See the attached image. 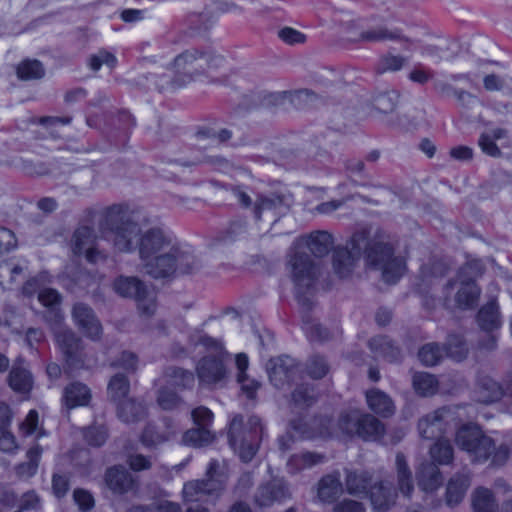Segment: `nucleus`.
<instances>
[{"label":"nucleus","mask_w":512,"mask_h":512,"mask_svg":"<svg viewBox=\"0 0 512 512\" xmlns=\"http://www.w3.org/2000/svg\"><path fill=\"white\" fill-rule=\"evenodd\" d=\"M324 456L322 454L314 452H302L294 454L288 460V467L292 472H297L306 468H310L323 461Z\"/></svg>","instance_id":"a18cd8bd"},{"label":"nucleus","mask_w":512,"mask_h":512,"mask_svg":"<svg viewBox=\"0 0 512 512\" xmlns=\"http://www.w3.org/2000/svg\"><path fill=\"white\" fill-rule=\"evenodd\" d=\"M435 462H424L417 472L418 483L425 491H434L442 484V474Z\"/></svg>","instance_id":"c756f323"},{"label":"nucleus","mask_w":512,"mask_h":512,"mask_svg":"<svg viewBox=\"0 0 512 512\" xmlns=\"http://www.w3.org/2000/svg\"><path fill=\"white\" fill-rule=\"evenodd\" d=\"M477 263H467L463 265L456 276V279L450 280L445 286V292L448 296L456 288L454 294V308L459 310H471L478 305L481 295V289L476 284Z\"/></svg>","instance_id":"423d86ee"},{"label":"nucleus","mask_w":512,"mask_h":512,"mask_svg":"<svg viewBox=\"0 0 512 512\" xmlns=\"http://www.w3.org/2000/svg\"><path fill=\"white\" fill-rule=\"evenodd\" d=\"M331 419L326 416L315 417L309 421L295 419L291 421V429L301 438L330 437L335 431H330Z\"/></svg>","instance_id":"dca6fc26"},{"label":"nucleus","mask_w":512,"mask_h":512,"mask_svg":"<svg viewBox=\"0 0 512 512\" xmlns=\"http://www.w3.org/2000/svg\"><path fill=\"white\" fill-rule=\"evenodd\" d=\"M470 485L469 476L465 474H456L452 477L446 489V503L449 506L458 505L464 498L466 490Z\"/></svg>","instance_id":"72a5a7b5"},{"label":"nucleus","mask_w":512,"mask_h":512,"mask_svg":"<svg viewBox=\"0 0 512 512\" xmlns=\"http://www.w3.org/2000/svg\"><path fill=\"white\" fill-rule=\"evenodd\" d=\"M473 509L475 512H498V504L491 490L480 487L473 495Z\"/></svg>","instance_id":"ea45409f"},{"label":"nucleus","mask_w":512,"mask_h":512,"mask_svg":"<svg viewBox=\"0 0 512 512\" xmlns=\"http://www.w3.org/2000/svg\"><path fill=\"white\" fill-rule=\"evenodd\" d=\"M395 468L397 488L404 497L410 498L414 491L413 476L406 457L401 452L396 454Z\"/></svg>","instance_id":"a878e982"},{"label":"nucleus","mask_w":512,"mask_h":512,"mask_svg":"<svg viewBox=\"0 0 512 512\" xmlns=\"http://www.w3.org/2000/svg\"><path fill=\"white\" fill-rule=\"evenodd\" d=\"M205 476V480L217 484L218 486L215 488L222 492L228 479L226 462L212 459L208 464Z\"/></svg>","instance_id":"58836bf2"},{"label":"nucleus","mask_w":512,"mask_h":512,"mask_svg":"<svg viewBox=\"0 0 512 512\" xmlns=\"http://www.w3.org/2000/svg\"><path fill=\"white\" fill-rule=\"evenodd\" d=\"M362 254L367 265L381 271L387 283H396L405 271L404 260L394 255V248L383 231L361 230L353 234L346 247L335 249L333 267L336 274L341 278L349 276Z\"/></svg>","instance_id":"f03ea898"},{"label":"nucleus","mask_w":512,"mask_h":512,"mask_svg":"<svg viewBox=\"0 0 512 512\" xmlns=\"http://www.w3.org/2000/svg\"><path fill=\"white\" fill-rule=\"evenodd\" d=\"M192 419L197 427H206L212 423L213 413L210 409L204 406H199L192 410L191 412Z\"/></svg>","instance_id":"0e129e2a"},{"label":"nucleus","mask_w":512,"mask_h":512,"mask_svg":"<svg viewBox=\"0 0 512 512\" xmlns=\"http://www.w3.org/2000/svg\"><path fill=\"white\" fill-rule=\"evenodd\" d=\"M399 99V93L395 90L379 92L372 98L373 108L383 114L391 113L395 110Z\"/></svg>","instance_id":"c03bdc74"},{"label":"nucleus","mask_w":512,"mask_h":512,"mask_svg":"<svg viewBox=\"0 0 512 512\" xmlns=\"http://www.w3.org/2000/svg\"><path fill=\"white\" fill-rule=\"evenodd\" d=\"M266 371L270 383L279 390L290 387L301 375L299 364L289 356L271 358L266 364Z\"/></svg>","instance_id":"1a4fd4ad"},{"label":"nucleus","mask_w":512,"mask_h":512,"mask_svg":"<svg viewBox=\"0 0 512 512\" xmlns=\"http://www.w3.org/2000/svg\"><path fill=\"white\" fill-rule=\"evenodd\" d=\"M42 454V448L39 445H34L27 452L28 462L21 463L17 466L16 472L20 477L33 476L38 468V462Z\"/></svg>","instance_id":"603ef678"},{"label":"nucleus","mask_w":512,"mask_h":512,"mask_svg":"<svg viewBox=\"0 0 512 512\" xmlns=\"http://www.w3.org/2000/svg\"><path fill=\"white\" fill-rule=\"evenodd\" d=\"M452 419L450 409L442 407L436 409L418 421L419 434L424 439H439L446 433L449 421Z\"/></svg>","instance_id":"f8f14e48"},{"label":"nucleus","mask_w":512,"mask_h":512,"mask_svg":"<svg viewBox=\"0 0 512 512\" xmlns=\"http://www.w3.org/2000/svg\"><path fill=\"white\" fill-rule=\"evenodd\" d=\"M96 233L92 227H78L71 238V250L75 255L85 254L86 259L91 263L104 260L106 256L96 248Z\"/></svg>","instance_id":"9b49d317"},{"label":"nucleus","mask_w":512,"mask_h":512,"mask_svg":"<svg viewBox=\"0 0 512 512\" xmlns=\"http://www.w3.org/2000/svg\"><path fill=\"white\" fill-rule=\"evenodd\" d=\"M103 480L105 486L115 495L127 494L137 487V480L123 465L107 468Z\"/></svg>","instance_id":"ddd939ff"},{"label":"nucleus","mask_w":512,"mask_h":512,"mask_svg":"<svg viewBox=\"0 0 512 512\" xmlns=\"http://www.w3.org/2000/svg\"><path fill=\"white\" fill-rule=\"evenodd\" d=\"M84 437L89 445L99 447L107 440V429L104 426L89 427L85 430Z\"/></svg>","instance_id":"680f3d73"},{"label":"nucleus","mask_w":512,"mask_h":512,"mask_svg":"<svg viewBox=\"0 0 512 512\" xmlns=\"http://www.w3.org/2000/svg\"><path fill=\"white\" fill-rule=\"evenodd\" d=\"M307 373L314 379H321L329 372V364L323 356L313 355L306 365Z\"/></svg>","instance_id":"4d7b16f0"},{"label":"nucleus","mask_w":512,"mask_h":512,"mask_svg":"<svg viewBox=\"0 0 512 512\" xmlns=\"http://www.w3.org/2000/svg\"><path fill=\"white\" fill-rule=\"evenodd\" d=\"M289 207V197L283 194L272 193L270 195H261L257 198L254 205V216L256 220H261L263 216L273 220H278L284 210Z\"/></svg>","instance_id":"2eb2a0df"},{"label":"nucleus","mask_w":512,"mask_h":512,"mask_svg":"<svg viewBox=\"0 0 512 512\" xmlns=\"http://www.w3.org/2000/svg\"><path fill=\"white\" fill-rule=\"evenodd\" d=\"M73 499L82 511L91 510L95 504L92 494L85 489H75Z\"/></svg>","instance_id":"69168bd1"},{"label":"nucleus","mask_w":512,"mask_h":512,"mask_svg":"<svg viewBox=\"0 0 512 512\" xmlns=\"http://www.w3.org/2000/svg\"><path fill=\"white\" fill-rule=\"evenodd\" d=\"M316 401V393L313 386L300 384L291 393V402L296 408H307Z\"/></svg>","instance_id":"49530a36"},{"label":"nucleus","mask_w":512,"mask_h":512,"mask_svg":"<svg viewBox=\"0 0 512 512\" xmlns=\"http://www.w3.org/2000/svg\"><path fill=\"white\" fill-rule=\"evenodd\" d=\"M163 380L169 386L179 390H187L194 386L195 376L190 370L171 366L165 369Z\"/></svg>","instance_id":"c85d7f7f"},{"label":"nucleus","mask_w":512,"mask_h":512,"mask_svg":"<svg viewBox=\"0 0 512 512\" xmlns=\"http://www.w3.org/2000/svg\"><path fill=\"white\" fill-rule=\"evenodd\" d=\"M126 463L135 472L149 470L152 467V457L140 453H127Z\"/></svg>","instance_id":"052dcab7"},{"label":"nucleus","mask_w":512,"mask_h":512,"mask_svg":"<svg viewBox=\"0 0 512 512\" xmlns=\"http://www.w3.org/2000/svg\"><path fill=\"white\" fill-rule=\"evenodd\" d=\"M301 245L307 246L314 256L323 257L330 252L333 246V238L327 231H314L302 236L295 243L298 249Z\"/></svg>","instance_id":"4be33fe9"},{"label":"nucleus","mask_w":512,"mask_h":512,"mask_svg":"<svg viewBox=\"0 0 512 512\" xmlns=\"http://www.w3.org/2000/svg\"><path fill=\"white\" fill-rule=\"evenodd\" d=\"M455 442L473 463H484L491 458L493 465L501 466L509 456L507 446L500 445L496 448L494 440L477 425L467 424L460 427L456 432Z\"/></svg>","instance_id":"7ed1b4c3"},{"label":"nucleus","mask_w":512,"mask_h":512,"mask_svg":"<svg viewBox=\"0 0 512 512\" xmlns=\"http://www.w3.org/2000/svg\"><path fill=\"white\" fill-rule=\"evenodd\" d=\"M359 40L364 42L399 41L405 43L404 49L406 50H408L409 45L413 43L410 38L402 35L400 30H390L383 26L370 28L361 32Z\"/></svg>","instance_id":"393cba45"},{"label":"nucleus","mask_w":512,"mask_h":512,"mask_svg":"<svg viewBox=\"0 0 512 512\" xmlns=\"http://www.w3.org/2000/svg\"><path fill=\"white\" fill-rule=\"evenodd\" d=\"M429 454L432 461L438 465H448L453 461L454 449L448 439L439 438L430 447Z\"/></svg>","instance_id":"4c0bfd02"},{"label":"nucleus","mask_w":512,"mask_h":512,"mask_svg":"<svg viewBox=\"0 0 512 512\" xmlns=\"http://www.w3.org/2000/svg\"><path fill=\"white\" fill-rule=\"evenodd\" d=\"M365 508L361 502L352 499H344L333 507V512H364Z\"/></svg>","instance_id":"774afa93"},{"label":"nucleus","mask_w":512,"mask_h":512,"mask_svg":"<svg viewBox=\"0 0 512 512\" xmlns=\"http://www.w3.org/2000/svg\"><path fill=\"white\" fill-rule=\"evenodd\" d=\"M214 440V434L206 427L189 429L183 435V442L195 448L209 445Z\"/></svg>","instance_id":"37998d69"},{"label":"nucleus","mask_w":512,"mask_h":512,"mask_svg":"<svg viewBox=\"0 0 512 512\" xmlns=\"http://www.w3.org/2000/svg\"><path fill=\"white\" fill-rule=\"evenodd\" d=\"M45 74L42 63L38 60H24L17 66V76L21 80L41 79Z\"/></svg>","instance_id":"de8ad7c7"},{"label":"nucleus","mask_w":512,"mask_h":512,"mask_svg":"<svg viewBox=\"0 0 512 512\" xmlns=\"http://www.w3.org/2000/svg\"><path fill=\"white\" fill-rule=\"evenodd\" d=\"M361 411L354 409L341 413L336 423L331 420L330 431H335L333 436H358Z\"/></svg>","instance_id":"b1692460"},{"label":"nucleus","mask_w":512,"mask_h":512,"mask_svg":"<svg viewBox=\"0 0 512 512\" xmlns=\"http://www.w3.org/2000/svg\"><path fill=\"white\" fill-rule=\"evenodd\" d=\"M182 493L186 503H195L205 502L209 497H217L221 492L215 488V484L201 479L186 482Z\"/></svg>","instance_id":"aec40b11"},{"label":"nucleus","mask_w":512,"mask_h":512,"mask_svg":"<svg viewBox=\"0 0 512 512\" xmlns=\"http://www.w3.org/2000/svg\"><path fill=\"white\" fill-rule=\"evenodd\" d=\"M72 317L76 326L82 333L93 341L101 338L103 329L92 308L83 303L73 306Z\"/></svg>","instance_id":"4468645a"},{"label":"nucleus","mask_w":512,"mask_h":512,"mask_svg":"<svg viewBox=\"0 0 512 512\" xmlns=\"http://www.w3.org/2000/svg\"><path fill=\"white\" fill-rule=\"evenodd\" d=\"M368 408L375 414L387 418L395 413L396 407L392 398L378 388H371L365 392Z\"/></svg>","instance_id":"5701e85b"},{"label":"nucleus","mask_w":512,"mask_h":512,"mask_svg":"<svg viewBox=\"0 0 512 512\" xmlns=\"http://www.w3.org/2000/svg\"><path fill=\"white\" fill-rule=\"evenodd\" d=\"M263 436V426L257 416H250L244 423L243 416L236 415L230 422L229 443L244 462L255 456Z\"/></svg>","instance_id":"39448f33"},{"label":"nucleus","mask_w":512,"mask_h":512,"mask_svg":"<svg viewBox=\"0 0 512 512\" xmlns=\"http://www.w3.org/2000/svg\"><path fill=\"white\" fill-rule=\"evenodd\" d=\"M369 347L376 356L388 362H396L401 358L400 349L386 336H376L369 340Z\"/></svg>","instance_id":"473e14b6"},{"label":"nucleus","mask_w":512,"mask_h":512,"mask_svg":"<svg viewBox=\"0 0 512 512\" xmlns=\"http://www.w3.org/2000/svg\"><path fill=\"white\" fill-rule=\"evenodd\" d=\"M156 402L163 410H173L183 403V399L165 383L157 391Z\"/></svg>","instance_id":"3c124183"},{"label":"nucleus","mask_w":512,"mask_h":512,"mask_svg":"<svg viewBox=\"0 0 512 512\" xmlns=\"http://www.w3.org/2000/svg\"><path fill=\"white\" fill-rule=\"evenodd\" d=\"M116 63V57L112 53L103 49L99 50L96 54L91 55L88 60V65L93 71H98L103 64L113 68Z\"/></svg>","instance_id":"13d9d810"},{"label":"nucleus","mask_w":512,"mask_h":512,"mask_svg":"<svg viewBox=\"0 0 512 512\" xmlns=\"http://www.w3.org/2000/svg\"><path fill=\"white\" fill-rule=\"evenodd\" d=\"M368 496L374 512H388L396 504L397 499L396 491L384 480L374 482Z\"/></svg>","instance_id":"f3484780"},{"label":"nucleus","mask_w":512,"mask_h":512,"mask_svg":"<svg viewBox=\"0 0 512 512\" xmlns=\"http://www.w3.org/2000/svg\"><path fill=\"white\" fill-rule=\"evenodd\" d=\"M118 417L126 423H134L146 416V408L141 402L126 399L117 404Z\"/></svg>","instance_id":"c9c22d12"},{"label":"nucleus","mask_w":512,"mask_h":512,"mask_svg":"<svg viewBox=\"0 0 512 512\" xmlns=\"http://www.w3.org/2000/svg\"><path fill=\"white\" fill-rule=\"evenodd\" d=\"M372 475L367 471H348L345 478L347 492L352 495L367 494L373 486Z\"/></svg>","instance_id":"2f4dec72"},{"label":"nucleus","mask_w":512,"mask_h":512,"mask_svg":"<svg viewBox=\"0 0 512 512\" xmlns=\"http://www.w3.org/2000/svg\"><path fill=\"white\" fill-rule=\"evenodd\" d=\"M443 349L437 343H428L418 352L420 361L426 366H434L443 357Z\"/></svg>","instance_id":"6e6d98bb"},{"label":"nucleus","mask_w":512,"mask_h":512,"mask_svg":"<svg viewBox=\"0 0 512 512\" xmlns=\"http://www.w3.org/2000/svg\"><path fill=\"white\" fill-rule=\"evenodd\" d=\"M343 492L339 473L323 476L318 482V497L322 502L332 503Z\"/></svg>","instance_id":"bb28decb"},{"label":"nucleus","mask_w":512,"mask_h":512,"mask_svg":"<svg viewBox=\"0 0 512 512\" xmlns=\"http://www.w3.org/2000/svg\"><path fill=\"white\" fill-rule=\"evenodd\" d=\"M205 51L189 48L172 61V67L180 76L189 77V84L198 76L205 74Z\"/></svg>","instance_id":"9d476101"},{"label":"nucleus","mask_w":512,"mask_h":512,"mask_svg":"<svg viewBox=\"0 0 512 512\" xmlns=\"http://www.w3.org/2000/svg\"><path fill=\"white\" fill-rule=\"evenodd\" d=\"M8 384L17 393L27 394L33 387V376L27 367L26 361L18 357L11 367L8 375Z\"/></svg>","instance_id":"6ab92c4d"},{"label":"nucleus","mask_w":512,"mask_h":512,"mask_svg":"<svg viewBox=\"0 0 512 512\" xmlns=\"http://www.w3.org/2000/svg\"><path fill=\"white\" fill-rule=\"evenodd\" d=\"M385 433L384 424L374 415L361 411L358 437L363 440H378Z\"/></svg>","instance_id":"7c9ffc66"},{"label":"nucleus","mask_w":512,"mask_h":512,"mask_svg":"<svg viewBox=\"0 0 512 512\" xmlns=\"http://www.w3.org/2000/svg\"><path fill=\"white\" fill-rule=\"evenodd\" d=\"M290 101L296 109L304 110L314 107L319 101V98L314 92L303 89L292 93Z\"/></svg>","instance_id":"5fc2aeb1"},{"label":"nucleus","mask_w":512,"mask_h":512,"mask_svg":"<svg viewBox=\"0 0 512 512\" xmlns=\"http://www.w3.org/2000/svg\"><path fill=\"white\" fill-rule=\"evenodd\" d=\"M49 276L47 273H39L38 275L28 279L23 287H22V293L23 295L27 297H32L35 293H37L39 290H42V288L49 282Z\"/></svg>","instance_id":"bf43d9fd"},{"label":"nucleus","mask_w":512,"mask_h":512,"mask_svg":"<svg viewBox=\"0 0 512 512\" xmlns=\"http://www.w3.org/2000/svg\"><path fill=\"white\" fill-rule=\"evenodd\" d=\"M437 386L436 378L429 373L420 372L413 376V387L421 396L433 395L437 391Z\"/></svg>","instance_id":"8fccbe9b"},{"label":"nucleus","mask_w":512,"mask_h":512,"mask_svg":"<svg viewBox=\"0 0 512 512\" xmlns=\"http://www.w3.org/2000/svg\"><path fill=\"white\" fill-rule=\"evenodd\" d=\"M190 342L193 346L203 345L215 353V355H207L199 360L196 366L199 383L211 386L223 382L227 377V368L224 362L227 353L224 351L221 341L196 332L190 336Z\"/></svg>","instance_id":"20e7f679"},{"label":"nucleus","mask_w":512,"mask_h":512,"mask_svg":"<svg viewBox=\"0 0 512 512\" xmlns=\"http://www.w3.org/2000/svg\"><path fill=\"white\" fill-rule=\"evenodd\" d=\"M114 290L122 297L137 299L146 289L145 285L137 277H118L113 284Z\"/></svg>","instance_id":"f704fd0d"},{"label":"nucleus","mask_w":512,"mask_h":512,"mask_svg":"<svg viewBox=\"0 0 512 512\" xmlns=\"http://www.w3.org/2000/svg\"><path fill=\"white\" fill-rule=\"evenodd\" d=\"M137 216L138 211L125 203L112 204L102 211L99 229L115 251L129 253L137 248L142 271L155 279L199 269L195 256L164 228L152 227L141 233Z\"/></svg>","instance_id":"f257e3e1"},{"label":"nucleus","mask_w":512,"mask_h":512,"mask_svg":"<svg viewBox=\"0 0 512 512\" xmlns=\"http://www.w3.org/2000/svg\"><path fill=\"white\" fill-rule=\"evenodd\" d=\"M91 399L90 389L81 382H73L65 387L63 392V402L68 409L77 406H85Z\"/></svg>","instance_id":"cd10ccee"},{"label":"nucleus","mask_w":512,"mask_h":512,"mask_svg":"<svg viewBox=\"0 0 512 512\" xmlns=\"http://www.w3.org/2000/svg\"><path fill=\"white\" fill-rule=\"evenodd\" d=\"M54 337L68 371L86 368L84 343L72 329L59 328Z\"/></svg>","instance_id":"6e6552de"},{"label":"nucleus","mask_w":512,"mask_h":512,"mask_svg":"<svg viewBox=\"0 0 512 512\" xmlns=\"http://www.w3.org/2000/svg\"><path fill=\"white\" fill-rule=\"evenodd\" d=\"M130 390V383L123 374H116L108 384V396L116 404L126 400Z\"/></svg>","instance_id":"a19ab883"},{"label":"nucleus","mask_w":512,"mask_h":512,"mask_svg":"<svg viewBox=\"0 0 512 512\" xmlns=\"http://www.w3.org/2000/svg\"><path fill=\"white\" fill-rule=\"evenodd\" d=\"M407 63V58L401 55L386 53L382 55L376 65V73L384 74L386 72H397L401 70Z\"/></svg>","instance_id":"09e8293b"},{"label":"nucleus","mask_w":512,"mask_h":512,"mask_svg":"<svg viewBox=\"0 0 512 512\" xmlns=\"http://www.w3.org/2000/svg\"><path fill=\"white\" fill-rule=\"evenodd\" d=\"M446 354L453 360L460 362L468 355V347L459 335H450L446 344Z\"/></svg>","instance_id":"864d4df0"},{"label":"nucleus","mask_w":512,"mask_h":512,"mask_svg":"<svg viewBox=\"0 0 512 512\" xmlns=\"http://www.w3.org/2000/svg\"><path fill=\"white\" fill-rule=\"evenodd\" d=\"M287 495L288 491L284 483L281 480H272L257 488L254 501L259 507H268L286 498Z\"/></svg>","instance_id":"412c9836"},{"label":"nucleus","mask_w":512,"mask_h":512,"mask_svg":"<svg viewBox=\"0 0 512 512\" xmlns=\"http://www.w3.org/2000/svg\"><path fill=\"white\" fill-rule=\"evenodd\" d=\"M137 306L142 315L147 317L153 315L156 311V301L153 293L149 292L147 288L143 291L137 299Z\"/></svg>","instance_id":"e2e57ef3"},{"label":"nucleus","mask_w":512,"mask_h":512,"mask_svg":"<svg viewBox=\"0 0 512 512\" xmlns=\"http://www.w3.org/2000/svg\"><path fill=\"white\" fill-rule=\"evenodd\" d=\"M287 268L295 284L299 302L305 304L308 302V298L302 297V295L314 286L319 276V268L310 256L298 249L297 246H294L288 255Z\"/></svg>","instance_id":"0eeeda50"},{"label":"nucleus","mask_w":512,"mask_h":512,"mask_svg":"<svg viewBox=\"0 0 512 512\" xmlns=\"http://www.w3.org/2000/svg\"><path fill=\"white\" fill-rule=\"evenodd\" d=\"M478 400L483 403L494 402L503 395V387L488 376L479 378L477 382Z\"/></svg>","instance_id":"e433bc0d"},{"label":"nucleus","mask_w":512,"mask_h":512,"mask_svg":"<svg viewBox=\"0 0 512 512\" xmlns=\"http://www.w3.org/2000/svg\"><path fill=\"white\" fill-rule=\"evenodd\" d=\"M149 79L159 92H172L189 84V77L180 76L172 62L165 69L152 73Z\"/></svg>","instance_id":"a211bd4d"},{"label":"nucleus","mask_w":512,"mask_h":512,"mask_svg":"<svg viewBox=\"0 0 512 512\" xmlns=\"http://www.w3.org/2000/svg\"><path fill=\"white\" fill-rule=\"evenodd\" d=\"M478 323L482 329L490 331L500 325L498 306L495 301L484 305L478 312Z\"/></svg>","instance_id":"79ce46f5"},{"label":"nucleus","mask_w":512,"mask_h":512,"mask_svg":"<svg viewBox=\"0 0 512 512\" xmlns=\"http://www.w3.org/2000/svg\"><path fill=\"white\" fill-rule=\"evenodd\" d=\"M278 36L281 40L290 45L304 43L306 40V36L303 33L290 27L281 29L278 32Z\"/></svg>","instance_id":"338daca9"}]
</instances>
